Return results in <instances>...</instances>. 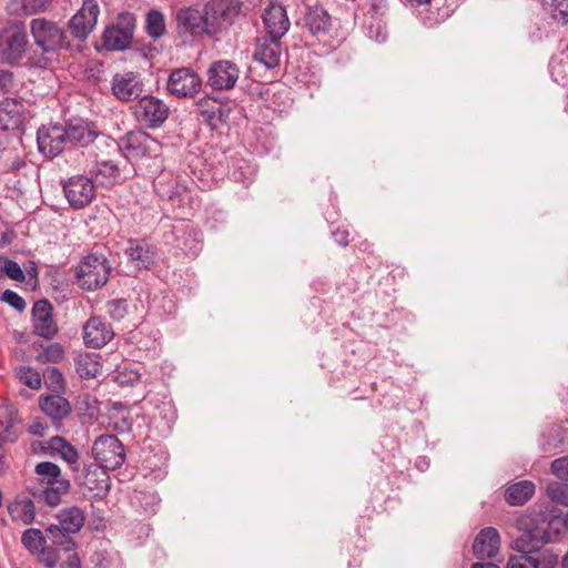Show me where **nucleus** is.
I'll use <instances>...</instances> for the list:
<instances>
[{"mask_svg": "<svg viewBox=\"0 0 568 568\" xmlns=\"http://www.w3.org/2000/svg\"><path fill=\"white\" fill-rule=\"evenodd\" d=\"M39 407L57 430L61 429L62 422L72 413L70 402L61 394L40 395Z\"/></svg>", "mask_w": 568, "mask_h": 568, "instance_id": "nucleus-17", "label": "nucleus"}, {"mask_svg": "<svg viewBox=\"0 0 568 568\" xmlns=\"http://www.w3.org/2000/svg\"><path fill=\"white\" fill-rule=\"evenodd\" d=\"M125 254L138 268H150L156 257V247L145 240H129Z\"/></svg>", "mask_w": 568, "mask_h": 568, "instance_id": "nucleus-26", "label": "nucleus"}, {"mask_svg": "<svg viewBox=\"0 0 568 568\" xmlns=\"http://www.w3.org/2000/svg\"><path fill=\"white\" fill-rule=\"evenodd\" d=\"M470 568H499L497 564L494 562H475Z\"/></svg>", "mask_w": 568, "mask_h": 568, "instance_id": "nucleus-62", "label": "nucleus"}, {"mask_svg": "<svg viewBox=\"0 0 568 568\" xmlns=\"http://www.w3.org/2000/svg\"><path fill=\"white\" fill-rule=\"evenodd\" d=\"M64 196L73 210L88 206L95 197V186L92 178L78 174L62 182Z\"/></svg>", "mask_w": 568, "mask_h": 568, "instance_id": "nucleus-11", "label": "nucleus"}, {"mask_svg": "<svg viewBox=\"0 0 568 568\" xmlns=\"http://www.w3.org/2000/svg\"><path fill=\"white\" fill-rule=\"evenodd\" d=\"M63 124L49 123L41 125L37 131V145L39 152L49 159H54L64 151H69Z\"/></svg>", "mask_w": 568, "mask_h": 568, "instance_id": "nucleus-10", "label": "nucleus"}, {"mask_svg": "<svg viewBox=\"0 0 568 568\" xmlns=\"http://www.w3.org/2000/svg\"><path fill=\"white\" fill-rule=\"evenodd\" d=\"M1 274H6L9 278L17 282H23L26 280L21 266L16 261L4 256H0V275Z\"/></svg>", "mask_w": 568, "mask_h": 568, "instance_id": "nucleus-47", "label": "nucleus"}, {"mask_svg": "<svg viewBox=\"0 0 568 568\" xmlns=\"http://www.w3.org/2000/svg\"><path fill=\"white\" fill-rule=\"evenodd\" d=\"M99 14L100 7L97 0H83L81 8L68 21L70 37L77 43L78 51H80L82 43L94 30Z\"/></svg>", "mask_w": 568, "mask_h": 568, "instance_id": "nucleus-6", "label": "nucleus"}, {"mask_svg": "<svg viewBox=\"0 0 568 568\" xmlns=\"http://www.w3.org/2000/svg\"><path fill=\"white\" fill-rule=\"evenodd\" d=\"M57 519L64 531L77 534L84 525L85 517L79 507L72 506L61 509Z\"/></svg>", "mask_w": 568, "mask_h": 568, "instance_id": "nucleus-31", "label": "nucleus"}, {"mask_svg": "<svg viewBox=\"0 0 568 568\" xmlns=\"http://www.w3.org/2000/svg\"><path fill=\"white\" fill-rule=\"evenodd\" d=\"M34 471L40 477L41 487L54 485L58 481L65 480L61 477L60 467L52 462H41L37 464Z\"/></svg>", "mask_w": 568, "mask_h": 568, "instance_id": "nucleus-36", "label": "nucleus"}, {"mask_svg": "<svg viewBox=\"0 0 568 568\" xmlns=\"http://www.w3.org/2000/svg\"><path fill=\"white\" fill-rule=\"evenodd\" d=\"M262 18L267 36L283 38L287 33L291 23L283 6L271 2Z\"/></svg>", "mask_w": 568, "mask_h": 568, "instance_id": "nucleus-24", "label": "nucleus"}, {"mask_svg": "<svg viewBox=\"0 0 568 568\" xmlns=\"http://www.w3.org/2000/svg\"><path fill=\"white\" fill-rule=\"evenodd\" d=\"M135 18L133 14H120L115 24L105 28L102 36L103 45L112 51L125 50L133 38Z\"/></svg>", "mask_w": 568, "mask_h": 568, "instance_id": "nucleus-12", "label": "nucleus"}, {"mask_svg": "<svg viewBox=\"0 0 568 568\" xmlns=\"http://www.w3.org/2000/svg\"><path fill=\"white\" fill-rule=\"evenodd\" d=\"M108 469L94 470L88 469L84 477V485L90 490H95L97 495H106L110 489V478L106 474Z\"/></svg>", "mask_w": 568, "mask_h": 568, "instance_id": "nucleus-34", "label": "nucleus"}, {"mask_svg": "<svg viewBox=\"0 0 568 568\" xmlns=\"http://www.w3.org/2000/svg\"><path fill=\"white\" fill-rule=\"evenodd\" d=\"M558 557L550 550H540L535 547V568H555Z\"/></svg>", "mask_w": 568, "mask_h": 568, "instance_id": "nucleus-49", "label": "nucleus"}, {"mask_svg": "<svg viewBox=\"0 0 568 568\" xmlns=\"http://www.w3.org/2000/svg\"><path fill=\"white\" fill-rule=\"evenodd\" d=\"M106 308L113 320L121 321L128 313V303L125 300H112L108 302Z\"/></svg>", "mask_w": 568, "mask_h": 568, "instance_id": "nucleus-52", "label": "nucleus"}, {"mask_svg": "<svg viewBox=\"0 0 568 568\" xmlns=\"http://www.w3.org/2000/svg\"><path fill=\"white\" fill-rule=\"evenodd\" d=\"M38 347L41 348L36 356L38 363H59L64 356V347L60 343H52L48 346L34 343L33 348L38 349Z\"/></svg>", "mask_w": 568, "mask_h": 568, "instance_id": "nucleus-39", "label": "nucleus"}, {"mask_svg": "<svg viewBox=\"0 0 568 568\" xmlns=\"http://www.w3.org/2000/svg\"><path fill=\"white\" fill-rule=\"evenodd\" d=\"M176 416L174 405L168 400L161 402L154 407L151 418L152 423L160 428L161 433L164 435L172 430Z\"/></svg>", "mask_w": 568, "mask_h": 568, "instance_id": "nucleus-29", "label": "nucleus"}, {"mask_svg": "<svg viewBox=\"0 0 568 568\" xmlns=\"http://www.w3.org/2000/svg\"><path fill=\"white\" fill-rule=\"evenodd\" d=\"M113 336L111 325L99 316L90 317L83 327L84 344L93 348L103 347Z\"/></svg>", "mask_w": 568, "mask_h": 568, "instance_id": "nucleus-21", "label": "nucleus"}, {"mask_svg": "<svg viewBox=\"0 0 568 568\" xmlns=\"http://www.w3.org/2000/svg\"><path fill=\"white\" fill-rule=\"evenodd\" d=\"M506 568H526V566L516 556H511L508 559Z\"/></svg>", "mask_w": 568, "mask_h": 568, "instance_id": "nucleus-61", "label": "nucleus"}, {"mask_svg": "<svg viewBox=\"0 0 568 568\" xmlns=\"http://www.w3.org/2000/svg\"><path fill=\"white\" fill-rule=\"evenodd\" d=\"M549 471L559 483H568V456H561L550 463Z\"/></svg>", "mask_w": 568, "mask_h": 568, "instance_id": "nucleus-48", "label": "nucleus"}, {"mask_svg": "<svg viewBox=\"0 0 568 568\" xmlns=\"http://www.w3.org/2000/svg\"><path fill=\"white\" fill-rule=\"evenodd\" d=\"M33 333L45 339H52L58 333L53 320V306L48 300H39L32 306Z\"/></svg>", "mask_w": 568, "mask_h": 568, "instance_id": "nucleus-16", "label": "nucleus"}, {"mask_svg": "<svg viewBox=\"0 0 568 568\" xmlns=\"http://www.w3.org/2000/svg\"><path fill=\"white\" fill-rule=\"evenodd\" d=\"M110 274L109 261L100 252H92L84 256L75 268L77 281L87 291H95L105 285Z\"/></svg>", "mask_w": 568, "mask_h": 568, "instance_id": "nucleus-4", "label": "nucleus"}, {"mask_svg": "<svg viewBox=\"0 0 568 568\" xmlns=\"http://www.w3.org/2000/svg\"><path fill=\"white\" fill-rule=\"evenodd\" d=\"M145 29L146 33L153 39L162 37L165 33L163 13L158 10H150L145 19Z\"/></svg>", "mask_w": 568, "mask_h": 568, "instance_id": "nucleus-43", "label": "nucleus"}, {"mask_svg": "<svg viewBox=\"0 0 568 568\" xmlns=\"http://www.w3.org/2000/svg\"><path fill=\"white\" fill-rule=\"evenodd\" d=\"M13 84V73L8 70L0 69V93L10 91Z\"/></svg>", "mask_w": 568, "mask_h": 568, "instance_id": "nucleus-54", "label": "nucleus"}, {"mask_svg": "<svg viewBox=\"0 0 568 568\" xmlns=\"http://www.w3.org/2000/svg\"><path fill=\"white\" fill-rule=\"evenodd\" d=\"M532 496V483L523 480L509 486L505 493V500L511 506L524 505Z\"/></svg>", "mask_w": 568, "mask_h": 568, "instance_id": "nucleus-32", "label": "nucleus"}, {"mask_svg": "<svg viewBox=\"0 0 568 568\" xmlns=\"http://www.w3.org/2000/svg\"><path fill=\"white\" fill-rule=\"evenodd\" d=\"M47 429L48 424L41 420L40 418H37L29 426L28 432L33 436L43 437L45 435Z\"/></svg>", "mask_w": 568, "mask_h": 568, "instance_id": "nucleus-55", "label": "nucleus"}, {"mask_svg": "<svg viewBox=\"0 0 568 568\" xmlns=\"http://www.w3.org/2000/svg\"><path fill=\"white\" fill-rule=\"evenodd\" d=\"M43 381L47 388L54 394H61L65 388V381L58 367H47L43 371Z\"/></svg>", "mask_w": 568, "mask_h": 568, "instance_id": "nucleus-44", "label": "nucleus"}, {"mask_svg": "<svg viewBox=\"0 0 568 568\" xmlns=\"http://www.w3.org/2000/svg\"><path fill=\"white\" fill-rule=\"evenodd\" d=\"M27 489L33 497L40 498L47 505L53 507L61 501V496L69 491L70 483L69 480H61L54 485L43 487L28 485Z\"/></svg>", "mask_w": 568, "mask_h": 568, "instance_id": "nucleus-28", "label": "nucleus"}, {"mask_svg": "<svg viewBox=\"0 0 568 568\" xmlns=\"http://www.w3.org/2000/svg\"><path fill=\"white\" fill-rule=\"evenodd\" d=\"M210 23L206 13L202 14L196 9L183 8L176 13V26L180 36L197 33L203 29V24L209 26Z\"/></svg>", "mask_w": 568, "mask_h": 568, "instance_id": "nucleus-27", "label": "nucleus"}, {"mask_svg": "<svg viewBox=\"0 0 568 568\" xmlns=\"http://www.w3.org/2000/svg\"><path fill=\"white\" fill-rule=\"evenodd\" d=\"M118 146L130 161L143 158L156 159L162 151V144L142 130L128 132L119 139Z\"/></svg>", "mask_w": 568, "mask_h": 568, "instance_id": "nucleus-5", "label": "nucleus"}, {"mask_svg": "<svg viewBox=\"0 0 568 568\" xmlns=\"http://www.w3.org/2000/svg\"><path fill=\"white\" fill-rule=\"evenodd\" d=\"M30 33L34 44L41 50L40 55L30 58V65L48 68L52 59L49 54L60 51H78L68 31L58 22L47 18H34L30 21Z\"/></svg>", "mask_w": 568, "mask_h": 568, "instance_id": "nucleus-1", "label": "nucleus"}, {"mask_svg": "<svg viewBox=\"0 0 568 568\" xmlns=\"http://www.w3.org/2000/svg\"><path fill=\"white\" fill-rule=\"evenodd\" d=\"M545 493L554 504L568 508V483L550 481L547 484Z\"/></svg>", "mask_w": 568, "mask_h": 568, "instance_id": "nucleus-45", "label": "nucleus"}, {"mask_svg": "<svg viewBox=\"0 0 568 568\" xmlns=\"http://www.w3.org/2000/svg\"><path fill=\"white\" fill-rule=\"evenodd\" d=\"M140 377L141 375L138 373V372H133L131 371L129 373V375L126 376V374L124 373H120L116 377V379L119 381L120 384H131L133 385L134 383H136L138 381H140Z\"/></svg>", "mask_w": 568, "mask_h": 568, "instance_id": "nucleus-58", "label": "nucleus"}, {"mask_svg": "<svg viewBox=\"0 0 568 568\" xmlns=\"http://www.w3.org/2000/svg\"><path fill=\"white\" fill-rule=\"evenodd\" d=\"M515 528L519 534L513 544V549L521 554L532 565V514L525 513L516 519Z\"/></svg>", "mask_w": 568, "mask_h": 568, "instance_id": "nucleus-20", "label": "nucleus"}, {"mask_svg": "<svg viewBox=\"0 0 568 568\" xmlns=\"http://www.w3.org/2000/svg\"><path fill=\"white\" fill-rule=\"evenodd\" d=\"M90 174L100 184L109 186L114 185L120 179V169L112 160L97 161L90 170Z\"/></svg>", "mask_w": 568, "mask_h": 568, "instance_id": "nucleus-30", "label": "nucleus"}, {"mask_svg": "<svg viewBox=\"0 0 568 568\" xmlns=\"http://www.w3.org/2000/svg\"><path fill=\"white\" fill-rule=\"evenodd\" d=\"M202 88V78L190 68L173 70L168 79L166 89L176 98H193Z\"/></svg>", "mask_w": 568, "mask_h": 568, "instance_id": "nucleus-14", "label": "nucleus"}, {"mask_svg": "<svg viewBox=\"0 0 568 568\" xmlns=\"http://www.w3.org/2000/svg\"><path fill=\"white\" fill-rule=\"evenodd\" d=\"M282 38L275 36H265L258 38L255 43L253 59L262 63L267 69H274L280 65L282 57Z\"/></svg>", "mask_w": 568, "mask_h": 568, "instance_id": "nucleus-18", "label": "nucleus"}, {"mask_svg": "<svg viewBox=\"0 0 568 568\" xmlns=\"http://www.w3.org/2000/svg\"><path fill=\"white\" fill-rule=\"evenodd\" d=\"M164 240L186 255L197 256L202 250L201 232L185 221L172 225L171 231L165 232Z\"/></svg>", "mask_w": 568, "mask_h": 568, "instance_id": "nucleus-9", "label": "nucleus"}, {"mask_svg": "<svg viewBox=\"0 0 568 568\" xmlns=\"http://www.w3.org/2000/svg\"><path fill=\"white\" fill-rule=\"evenodd\" d=\"M36 555L45 568H55L60 559L58 551L52 547H45V545Z\"/></svg>", "mask_w": 568, "mask_h": 568, "instance_id": "nucleus-50", "label": "nucleus"}, {"mask_svg": "<svg viewBox=\"0 0 568 568\" xmlns=\"http://www.w3.org/2000/svg\"><path fill=\"white\" fill-rule=\"evenodd\" d=\"M0 416L4 417V419H0V429L2 430L0 440L14 442L17 439V435L13 432V425L17 418V410L9 406L3 407L0 408Z\"/></svg>", "mask_w": 568, "mask_h": 568, "instance_id": "nucleus-41", "label": "nucleus"}, {"mask_svg": "<svg viewBox=\"0 0 568 568\" xmlns=\"http://www.w3.org/2000/svg\"><path fill=\"white\" fill-rule=\"evenodd\" d=\"M21 542L29 552L36 555L45 545L47 539L40 529L29 528L23 531Z\"/></svg>", "mask_w": 568, "mask_h": 568, "instance_id": "nucleus-42", "label": "nucleus"}, {"mask_svg": "<svg viewBox=\"0 0 568 568\" xmlns=\"http://www.w3.org/2000/svg\"><path fill=\"white\" fill-rule=\"evenodd\" d=\"M301 27L307 44L320 48L321 53H327L337 48L338 40L333 18L324 6H306Z\"/></svg>", "mask_w": 568, "mask_h": 568, "instance_id": "nucleus-2", "label": "nucleus"}, {"mask_svg": "<svg viewBox=\"0 0 568 568\" xmlns=\"http://www.w3.org/2000/svg\"><path fill=\"white\" fill-rule=\"evenodd\" d=\"M154 189L159 196L169 200L173 206L184 207L191 202V193L186 185L175 179L170 182H165L161 178L154 182Z\"/></svg>", "mask_w": 568, "mask_h": 568, "instance_id": "nucleus-25", "label": "nucleus"}, {"mask_svg": "<svg viewBox=\"0 0 568 568\" xmlns=\"http://www.w3.org/2000/svg\"><path fill=\"white\" fill-rule=\"evenodd\" d=\"M348 231L346 230H339L337 229L336 231L333 232V237L335 240V242L341 245V246H347L348 245Z\"/></svg>", "mask_w": 568, "mask_h": 568, "instance_id": "nucleus-59", "label": "nucleus"}, {"mask_svg": "<svg viewBox=\"0 0 568 568\" xmlns=\"http://www.w3.org/2000/svg\"><path fill=\"white\" fill-rule=\"evenodd\" d=\"M500 548V535L495 527L483 528L475 537L473 555L480 560L493 559Z\"/></svg>", "mask_w": 568, "mask_h": 568, "instance_id": "nucleus-22", "label": "nucleus"}, {"mask_svg": "<svg viewBox=\"0 0 568 568\" xmlns=\"http://www.w3.org/2000/svg\"><path fill=\"white\" fill-rule=\"evenodd\" d=\"M69 150L73 148H85L94 141L97 132L92 125L82 119H72L63 124Z\"/></svg>", "mask_w": 568, "mask_h": 568, "instance_id": "nucleus-23", "label": "nucleus"}, {"mask_svg": "<svg viewBox=\"0 0 568 568\" xmlns=\"http://www.w3.org/2000/svg\"><path fill=\"white\" fill-rule=\"evenodd\" d=\"M51 0H23L24 9L31 13H38L48 9Z\"/></svg>", "mask_w": 568, "mask_h": 568, "instance_id": "nucleus-53", "label": "nucleus"}, {"mask_svg": "<svg viewBox=\"0 0 568 568\" xmlns=\"http://www.w3.org/2000/svg\"><path fill=\"white\" fill-rule=\"evenodd\" d=\"M412 7H420L423 4L429 3L432 0H405Z\"/></svg>", "mask_w": 568, "mask_h": 568, "instance_id": "nucleus-63", "label": "nucleus"}, {"mask_svg": "<svg viewBox=\"0 0 568 568\" xmlns=\"http://www.w3.org/2000/svg\"><path fill=\"white\" fill-rule=\"evenodd\" d=\"M240 78V69L230 60H217L206 71V83L214 91H230Z\"/></svg>", "mask_w": 568, "mask_h": 568, "instance_id": "nucleus-13", "label": "nucleus"}, {"mask_svg": "<svg viewBox=\"0 0 568 568\" xmlns=\"http://www.w3.org/2000/svg\"><path fill=\"white\" fill-rule=\"evenodd\" d=\"M98 355L92 353L80 354L75 361V369L81 378L90 379L98 376L101 371V364Z\"/></svg>", "mask_w": 568, "mask_h": 568, "instance_id": "nucleus-33", "label": "nucleus"}, {"mask_svg": "<svg viewBox=\"0 0 568 568\" xmlns=\"http://www.w3.org/2000/svg\"><path fill=\"white\" fill-rule=\"evenodd\" d=\"M144 89L141 75L133 71L115 73L111 80L112 94L122 102L138 99Z\"/></svg>", "mask_w": 568, "mask_h": 568, "instance_id": "nucleus-15", "label": "nucleus"}, {"mask_svg": "<svg viewBox=\"0 0 568 568\" xmlns=\"http://www.w3.org/2000/svg\"><path fill=\"white\" fill-rule=\"evenodd\" d=\"M49 448L58 453L63 460H65L69 465H74L78 463L79 454L74 446L68 443L61 436H53L48 442Z\"/></svg>", "mask_w": 568, "mask_h": 568, "instance_id": "nucleus-35", "label": "nucleus"}, {"mask_svg": "<svg viewBox=\"0 0 568 568\" xmlns=\"http://www.w3.org/2000/svg\"><path fill=\"white\" fill-rule=\"evenodd\" d=\"M561 523L565 528H568V511L560 517V515H551L548 520V527L554 528L556 532H559L557 525Z\"/></svg>", "mask_w": 568, "mask_h": 568, "instance_id": "nucleus-57", "label": "nucleus"}, {"mask_svg": "<svg viewBox=\"0 0 568 568\" xmlns=\"http://www.w3.org/2000/svg\"><path fill=\"white\" fill-rule=\"evenodd\" d=\"M138 123L149 129L160 128L169 118V106L159 98L144 95L132 106Z\"/></svg>", "mask_w": 568, "mask_h": 568, "instance_id": "nucleus-8", "label": "nucleus"}, {"mask_svg": "<svg viewBox=\"0 0 568 568\" xmlns=\"http://www.w3.org/2000/svg\"><path fill=\"white\" fill-rule=\"evenodd\" d=\"M17 377L23 385L30 387L31 389L38 390L41 388V375L31 366H20L17 369Z\"/></svg>", "mask_w": 568, "mask_h": 568, "instance_id": "nucleus-46", "label": "nucleus"}, {"mask_svg": "<svg viewBox=\"0 0 568 568\" xmlns=\"http://www.w3.org/2000/svg\"><path fill=\"white\" fill-rule=\"evenodd\" d=\"M0 301L7 303L18 312H22L27 307L26 301L18 293L9 288L0 295Z\"/></svg>", "mask_w": 568, "mask_h": 568, "instance_id": "nucleus-51", "label": "nucleus"}, {"mask_svg": "<svg viewBox=\"0 0 568 568\" xmlns=\"http://www.w3.org/2000/svg\"><path fill=\"white\" fill-rule=\"evenodd\" d=\"M9 511L26 525L32 524L36 519V506L30 498L16 500L9 506Z\"/></svg>", "mask_w": 568, "mask_h": 568, "instance_id": "nucleus-38", "label": "nucleus"}, {"mask_svg": "<svg viewBox=\"0 0 568 568\" xmlns=\"http://www.w3.org/2000/svg\"><path fill=\"white\" fill-rule=\"evenodd\" d=\"M92 455L101 469L115 470L125 462L123 444L115 435H101L92 445Z\"/></svg>", "mask_w": 568, "mask_h": 568, "instance_id": "nucleus-7", "label": "nucleus"}, {"mask_svg": "<svg viewBox=\"0 0 568 568\" xmlns=\"http://www.w3.org/2000/svg\"><path fill=\"white\" fill-rule=\"evenodd\" d=\"M550 18L562 26L568 23V0H539Z\"/></svg>", "mask_w": 568, "mask_h": 568, "instance_id": "nucleus-37", "label": "nucleus"}, {"mask_svg": "<svg viewBox=\"0 0 568 568\" xmlns=\"http://www.w3.org/2000/svg\"><path fill=\"white\" fill-rule=\"evenodd\" d=\"M45 532L49 539L58 546H62L65 551H74L77 548V542L70 536V532L64 531L60 525H50Z\"/></svg>", "mask_w": 568, "mask_h": 568, "instance_id": "nucleus-40", "label": "nucleus"}, {"mask_svg": "<svg viewBox=\"0 0 568 568\" xmlns=\"http://www.w3.org/2000/svg\"><path fill=\"white\" fill-rule=\"evenodd\" d=\"M67 568H81V559L77 552H72L65 560Z\"/></svg>", "mask_w": 568, "mask_h": 568, "instance_id": "nucleus-60", "label": "nucleus"}, {"mask_svg": "<svg viewBox=\"0 0 568 568\" xmlns=\"http://www.w3.org/2000/svg\"><path fill=\"white\" fill-rule=\"evenodd\" d=\"M27 273L31 278H34L36 281L38 280V268L34 264L27 271Z\"/></svg>", "mask_w": 568, "mask_h": 568, "instance_id": "nucleus-64", "label": "nucleus"}, {"mask_svg": "<svg viewBox=\"0 0 568 568\" xmlns=\"http://www.w3.org/2000/svg\"><path fill=\"white\" fill-rule=\"evenodd\" d=\"M29 47L26 24L12 20L0 30V60L11 67L20 65Z\"/></svg>", "mask_w": 568, "mask_h": 568, "instance_id": "nucleus-3", "label": "nucleus"}, {"mask_svg": "<svg viewBox=\"0 0 568 568\" xmlns=\"http://www.w3.org/2000/svg\"><path fill=\"white\" fill-rule=\"evenodd\" d=\"M245 169H248V166L246 165V162L244 160H241L239 162V168H234V170L232 171L233 179L241 182H245L246 180H248L250 172H246Z\"/></svg>", "mask_w": 568, "mask_h": 568, "instance_id": "nucleus-56", "label": "nucleus"}, {"mask_svg": "<svg viewBox=\"0 0 568 568\" xmlns=\"http://www.w3.org/2000/svg\"><path fill=\"white\" fill-rule=\"evenodd\" d=\"M241 7L240 0H211L204 11L212 26L221 27L231 23L239 16Z\"/></svg>", "mask_w": 568, "mask_h": 568, "instance_id": "nucleus-19", "label": "nucleus"}]
</instances>
